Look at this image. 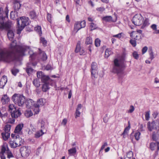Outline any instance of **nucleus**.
Returning a JSON list of instances; mask_svg holds the SVG:
<instances>
[{
  "label": "nucleus",
  "mask_w": 159,
  "mask_h": 159,
  "mask_svg": "<svg viewBox=\"0 0 159 159\" xmlns=\"http://www.w3.org/2000/svg\"><path fill=\"white\" fill-rule=\"evenodd\" d=\"M44 131H41V129L40 131H38L35 134V137L36 138H39L45 133Z\"/></svg>",
  "instance_id": "7c9ffc66"
},
{
  "label": "nucleus",
  "mask_w": 159,
  "mask_h": 159,
  "mask_svg": "<svg viewBox=\"0 0 159 159\" xmlns=\"http://www.w3.org/2000/svg\"><path fill=\"white\" fill-rule=\"evenodd\" d=\"M8 11L7 10V7L5 8V10L4 12L3 11V9L2 8H0V16H5L7 17H8Z\"/></svg>",
  "instance_id": "393cba45"
},
{
  "label": "nucleus",
  "mask_w": 159,
  "mask_h": 159,
  "mask_svg": "<svg viewBox=\"0 0 159 159\" xmlns=\"http://www.w3.org/2000/svg\"><path fill=\"white\" fill-rule=\"evenodd\" d=\"M33 83L36 87H39L40 85L39 80L38 79H34L33 81Z\"/></svg>",
  "instance_id": "c756f323"
},
{
  "label": "nucleus",
  "mask_w": 159,
  "mask_h": 159,
  "mask_svg": "<svg viewBox=\"0 0 159 159\" xmlns=\"http://www.w3.org/2000/svg\"><path fill=\"white\" fill-rule=\"evenodd\" d=\"M11 137L14 140L9 141V144L11 148H15L21 145L20 141L21 139L20 138L19 135L16 134H11Z\"/></svg>",
  "instance_id": "423d86ee"
},
{
  "label": "nucleus",
  "mask_w": 159,
  "mask_h": 159,
  "mask_svg": "<svg viewBox=\"0 0 159 159\" xmlns=\"http://www.w3.org/2000/svg\"><path fill=\"white\" fill-rule=\"evenodd\" d=\"M100 40L98 39H95V45L96 47L99 46L100 45Z\"/></svg>",
  "instance_id": "09e8293b"
},
{
  "label": "nucleus",
  "mask_w": 159,
  "mask_h": 159,
  "mask_svg": "<svg viewBox=\"0 0 159 159\" xmlns=\"http://www.w3.org/2000/svg\"><path fill=\"white\" fill-rule=\"evenodd\" d=\"M10 132H3L2 133V137L3 139L6 141L10 137Z\"/></svg>",
  "instance_id": "b1692460"
},
{
  "label": "nucleus",
  "mask_w": 159,
  "mask_h": 159,
  "mask_svg": "<svg viewBox=\"0 0 159 159\" xmlns=\"http://www.w3.org/2000/svg\"><path fill=\"white\" fill-rule=\"evenodd\" d=\"M42 81L44 83H50L49 82L52 81L48 76L45 75H44L41 79Z\"/></svg>",
  "instance_id": "6ab92c4d"
},
{
  "label": "nucleus",
  "mask_w": 159,
  "mask_h": 159,
  "mask_svg": "<svg viewBox=\"0 0 159 159\" xmlns=\"http://www.w3.org/2000/svg\"><path fill=\"white\" fill-rule=\"evenodd\" d=\"M11 129V125L9 124H7L5 127V130L4 132H10Z\"/></svg>",
  "instance_id": "c9c22d12"
},
{
  "label": "nucleus",
  "mask_w": 159,
  "mask_h": 159,
  "mask_svg": "<svg viewBox=\"0 0 159 159\" xmlns=\"http://www.w3.org/2000/svg\"><path fill=\"white\" fill-rule=\"evenodd\" d=\"M146 127L145 125L141 124L139 126V129L140 131H143L145 130V128Z\"/></svg>",
  "instance_id": "3c124183"
},
{
  "label": "nucleus",
  "mask_w": 159,
  "mask_h": 159,
  "mask_svg": "<svg viewBox=\"0 0 159 159\" xmlns=\"http://www.w3.org/2000/svg\"><path fill=\"white\" fill-rule=\"evenodd\" d=\"M6 152L8 158L10 159L14 157L13 155L9 150L7 145V144H4L2 146L1 151L0 152V157L1 159H6V157L4 155Z\"/></svg>",
  "instance_id": "7ed1b4c3"
},
{
  "label": "nucleus",
  "mask_w": 159,
  "mask_h": 159,
  "mask_svg": "<svg viewBox=\"0 0 159 159\" xmlns=\"http://www.w3.org/2000/svg\"><path fill=\"white\" fill-rule=\"evenodd\" d=\"M44 75L42 71L38 72L37 73V77L38 78H42V77Z\"/></svg>",
  "instance_id": "de8ad7c7"
},
{
  "label": "nucleus",
  "mask_w": 159,
  "mask_h": 159,
  "mask_svg": "<svg viewBox=\"0 0 159 159\" xmlns=\"http://www.w3.org/2000/svg\"><path fill=\"white\" fill-rule=\"evenodd\" d=\"M39 59L44 61L47 60V57L46 53L40 51V53L39 55Z\"/></svg>",
  "instance_id": "412c9836"
},
{
  "label": "nucleus",
  "mask_w": 159,
  "mask_h": 159,
  "mask_svg": "<svg viewBox=\"0 0 159 159\" xmlns=\"http://www.w3.org/2000/svg\"><path fill=\"white\" fill-rule=\"evenodd\" d=\"M23 127V124H20L18 125L14 130V134H20L21 132L22 128Z\"/></svg>",
  "instance_id": "f3484780"
},
{
  "label": "nucleus",
  "mask_w": 159,
  "mask_h": 159,
  "mask_svg": "<svg viewBox=\"0 0 159 159\" xmlns=\"http://www.w3.org/2000/svg\"><path fill=\"white\" fill-rule=\"evenodd\" d=\"M144 19L140 14H136L132 19V22L135 25H140L143 22Z\"/></svg>",
  "instance_id": "0eeeda50"
},
{
  "label": "nucleus",
  "mask_w": 159,
  "mask_h": 159,
  "mask_svg": "<svg viewBox=\"0 0 159 159\" xmlns=\"http://www.w3.org/2000/svg\"><path fill=\"white\" fill-rule=\"evenodd\" d=\"M133 154L131 151L127 153L126 157L125 158V159H131L133 157Z\"/></svg>",
  "instance_id": "72a5a7b5"
},
{
  "label": "nucleus",
  "mask_w": 159,
  "mask_h": 159,
  "mask_svg": "<svg viewBox=\"0 0 159 159\" xmlns=\"http://www.w3.org/2000/svg\"><path fill=\"white\" fill-rule=\"evenodd\" d=\"M34 29L39 34H42V31L40 26H37Z\"/></svg>",
  "instance_id": "4c0bfd02"
},
{
  "label": "nucleus",
  "mask_w": 159,
  "mask_h": 159,
  "mask_svg": "<svg viewBox=\"0 0 159 159\" xmlns=\"http://www.w3.org/2000/svg\"><path fill=\"white\" fill-rule=\"evenodd\" d=\"M112 54V52L110 48H107L106 49L105 52V57L106 58H108L109 56Z\"/></svg>",
  "instance_id": "c85d7f7f"
},
{
  "label": "nucleus",
  "mask_w": 159,
  "mask_h": 159,
  "mask_svg": "<svg viewBox=\"0 0 159 159\" xmlns=\"http://www.w3.org/2000/svg\"><path fill=\"white\" fill-rule=\"evenodd\" d=\"M75 118H77L78 117H79L80 115V112L79 110H76L75 112Z\"/></svg>",
  "instance_id": "e2e57ef3"
},
{
  "label": "nucleus",
  "mask_w": 159,
  "mask_h": 159,
  "mask_svg": "<svg viewBox=\"0 0 159 159\" xmlns=\"http://www.w3.org/2000/svg\"><path fill=\"white\" fill-rule=\"evenodd\" d=\"M27 107L31 108L33 107V106L35 107H40V106H43L44 105V102L43 99L41 98L38 100L36 103H34V102H32V100H30L28 102Z\"/></svg>",
  "instance_id": "1a4fd4ad"
},
{
  "label": "nucleus",
  "mask_w": 159,
  "mask_h": 159,
  "mask_svg": "<svg viewBox=\"0 0 159 159\" xmlns=\"http://www.w3.org/2000/svg\"><path fill=\"white\" fill-rule=\"evenodd\" d=\"M128 123H129L128 126L125 128L124 130V131L123 133H124V134H128L130 128V124H129V122Z\"/></svg>",
  "instance_id": "ea45409f"
},
{
  "label": "nucleus",
  "mask_w": 159,
  "mask_h": 159,
  "mask_svg": "<svg viewBox=\"0 0 159 159\" xmlns=\"http://www.w3.org/2000/svg\"><path fill=\"white\" fill-rule=\"evenodd\" d=\"M45 122L42 120L41 122V131H44L45 129V128L44 127L45 125Z\"/></svg>",
  "instance_id": "a19ab883"
},
{
  "label": "nucleus",
  "mask_w": 159,
  "mask_h": 159,
  "mask_svg": "<svg viewBox=\"0 0 159 159\" xmlns=\"http://www.w3.org/2000/svg\"><path fill=\"white\" fill-rule=\"evenodd\" d=\"M19 70L17 69H14L12 70L11 72L12 74L15 76L16 74L19 72Z\"/></svg>",
  "instance_id": "864d4df0"
},
{
  "label": "nucleus",
  "mask_w": 159,
  "mask_h": 159,
  "mask_svg": "<svg viewBox=\"0 0 159 159\" xmlns=\"http://www.w3.org/2000/svg\"><path fill=\"white\" fill-rule=\"evenodd\" d=\"M76 152V150L75 147L72 148L68 150V153L70 156L74 155Z\"/></svg>",
  "instance_id": "bb28decb"
},
{
  "label": "nucleus",
  "mask_w": 159,
  "mask_h": 159,
  "mask_svg": "<svg viewBox=\"0 0 159 159\" xmlns=\"http://www.w3.org/2000/svg\"><path fill=\"white\" fill-rule=\"evenodd\" d=\"M50 84V83H45L43 84L42 88L43 92H46L49 89V84Z\"/></svg>",
  "instance_id": "cd10ccee"
},
{
  "label": "nucleus",
  "mask_w": 159,
  "mask_h": 159,
  "mask_svg": "<svg viewBox=\"0 0 159 159\" xmlns=\"http://www.w3.org/2000/svg\"><path fill=\"white\" fill-rule=\"evenodd\" d=\"M93 41L92 38L90 37H88L86 39L85 43L86 44H91L92 43Z\"/></svg>",
  "instance_id": "2f4dec72"
},
{
  "label": "nucleus",
  "mask_w": 159,
  "mask_h": 159,
  "mask_svg": "<svg viewBox=\"0 0 159 159\" xmlns=\"http://www.w3.org/2000/svg\"><path fill=\"white\" fill-rule=\"evenodd\" d=\"M136 40L133 39H131L130 40V43L133 46L135 47L136 45Z\"/></svg>",
  "instance_id": "603ef678"
},
{
  "label": "nucleus",
  "mask_w": 159,
  "mask_h": 159,
  "mask_svg": "<svg viewBox=\"0 0 159 159\" xmlns=\"http://www.w3.org/2000/svg\"><path fill=\"white\" fill-rule=\"evenodd\" d=\"M147 125L148 129L149 131H151L153 129L157 130V127H156L154 121H152L151 123L150 122H148Z\"/></svg>",
  "instance_id": "dca6fc26"
},
{
  "label": "nucleus",
  "mask_w": 159,
  "mask_h": 159,
  "mask_svg": "<svg viewBox=\"0 0 159 159\" xmlns=\"http://www.w3.org/2000/svg\"><path fill=\"white\" fill-rule=\"evenodd\" d=\"M29 20L28 18L23 16L20 17V19L17 20V24L19 28L17 30L18 34L20 33L25 26L29 24Z\"/></svg>",
  "instance_id": "20e7f679"
},
{
  "label": "nucleus",
  "mask_w": 159,
  "mask_h": 159,
  "mask_svg": "<svg viewBox=\"0 0 159 159\" xmlns=\"http://www.w3.org/2000/svg\"><path fill=\"white\" fill-rule=\"evenodd\" d=\"M12 100L16 104L20 107L23 106L25 102L24 97L20 94H14L12 97Z\"/></svg>",
  "instance_id": "39448f33"
},
{
  "label": "nucleus",
  "mask_w": 159,
  "mask_h": 159,
  "mask_svg": "<svg viewBox=\"0 0 159 159\" xmlns=\"http://www.w3.org/2000/svg\"><path fill=\"white\" fill-rule=\"evenodd\" d=\"M20 151L22 156L24 157L28 156L30 152V150L29 147L25 146L22 147L20 148Z\"/></svg>",
  "instance_id": "f8f14e48"
},
{
  "label": "nucleus",
  "mask_w": 159,
  "mask_h": 159,
  "mask_svg": "<svg viewBox=\"0 0 159 159\" xmlns=\"http://www.w3.org/2000/svg\"><path fill=\"white\" fill-rule=\"evenodd\" d=\"M141 133L139 132H136L134 134V137L137 140H138L140 138Z\"/></svg>",
  "instance_id": "79ce46f5"
},
{
  "label": "nucleus",
  "mask_w": 159,
  "mask_h": 159,
  "mask_svg": "<svg viewBox=\"0 0 159 159\" xmlns=\"http://www.w3.org/2000/svg\"><path fill=\"white\" fill-rule=\"evenodd\" d=\"M97 64L95 62H93L91 64V75L92 77L96 78L98 77V71Z\"/></svg>",
  "instance_id": "9b49d317"
},
{
  "label": "nucleus",
  "mask_w": 159,
  "mask_h": 159,
  "mask_svg": "<svg viewBox=\"0 0 159 159\" xmlns=\"http://www.w3.org/2000/svg\"><path fill=\"white\" fill-rule=\"evenodd\" d=\"M148 49V48L146 46H145L144 47L142 50V52L143 54H144L145 53L146 51H147Z\"/></svg>",
  "instance_id": "338daca9"
},
{
  "label": "nucleus",
  "mask_w": 159,
  "mask_h": 159,
  "mask_svg": "<svg viewBox=\"0 0 159 159\" xmlns=\"http://www.w3.org/2000/svg\"><path fill=\"white\" fill-rule=\"evenodd\" d=\"M30 15L32 19L35 18L36 16V13L34 11H31L30 12Z\"/></svg>",
  "instance_id": "c03bdc74"
},
{
  "label": "nucleus",
  "mask_w": 159,
  "mask_h": 159,
  "mask_svg": "<svg viewBox=\"0 0 159 159\" xmlns=\"http://www.w3.org/2000/svg\"><path fill=\"white\" fill-rule=\"evenodd\" d=\"M29 53L30 54V60H31L30 63L32 64V66H35L37 63H33L32 62V61L33 60L35 59H36L38 57V55L35 53H33L32 51H29Z\"/></svg>",
  "instance_id": "ddd939ff"
},
{
  "label": "nucleus",
  "mask_w": 159,
  "mask_h": 159,
  "mask_svg": "<svg viewBox=\"0 0 159 159\" xmlns=\"http://www.w3.org/2000/svg\"><path fill=\"white\" fill-rule=\"evenodd\" d=\"M151 28L153 30L155 31H157V25L155 24H153L151 26Z\"/></svg>",
  "instance_id": "5fc2aeb1"
},
{
  "label": "nucleus",
  "mask_w": 159,
  "mask_h": 159,
  "mask_svg": "<svg viewBox=\"0 0 159 159\" xmlns=\"http://www.w3.org/2000/svg\"><path fill=\"white\" fill-rule=\"evenodd\" d=\"M40 42L41 43L43 44L44 46H46L47 42L44 38H41L40 39Z\"/></svg>",
  "instance_id": "37998d69"
},
{
  "label": "nucleus",
  "mask_w": 159,
  "mask_h": 159,
  "mask_svg": "<svg viewBox=\"0 0 159 159\" xmlns=\"http://www.w3.org/2000/svg\"><path fill=\"white\" fill-rule=\"evenodd\" d=\"M6 17V16H0V24H5L4 21Z\"/></svg>",
  "instance_id": "58836bf2"
},
{
  "label": "nucleus",
  "mask_w": 159,
  "mask_h": 159,
  "mask_svg": "<svg viewBox=\"0 0 159 159\" xmlns=\"http://www.w3.org/2000/svg\"><path fill=\"white\" fill-rule=\"evenodd\" d=\"M9 100V98L7 94H4L2 96L1 99V102L3 104L7 103Z\"/></svg>",
  "instance_id": "a211bd4d"
},
{
  "label": "nucleus",
  "mask_w": 159,
  "mask_h": 159,
  "mask_svg": "<svg viewBox=\"0 0 159 159\" xmlns=\"http://www.w3.org/2000/svg\"><path fill=\"white\" fill-rule=\"evenodd\" d=\"M7 35L9 39L12 40L14 36V34L13 32L11 30H9L7 34Z\"/></svg>",
  "instance_id": "5701e85b"
},
{
  "label": "nucleus",
  "mask_w": 159,
  "mask_h": 159,
  "mask_svg": "<svg viewBox=\"0 0 159 159\" xmlns=\"http://www.w3.org/2000/svg\"><path fill=\"white\" fill-rule=\"evenodd\" d=\"M26 46H20L16 44L14 40L10 44L8 49L4 48L0 50V61L9 62L13 61L17 57L19 58L25 55V53L29 51Z\"/></svg>",
  "instance_id": "f257e3e1"
},
{
  "label": "nucleus",
  "mask_w": 159,
  "mask_h": 159,
  "mask_svg": "<svg viewBox=\"0 0 159 159\" xmlns=\"http://www.w3.org/2000/svg\"><path fill=\"white\" fill-rule=\"evenodd\" d=\"M145 117L146 120H148L150 118V111H147L145 112Z\"/></svg>",
  "instance_id": "8fccbe9b"
},
{
  "label": "nucleus",
  "mask_w": 159,
  "mask_h": 159,
  "mask_svg": "<svg viewBox=\"0 0 159 159\" xmlns=\"http://www.w3.org/2000/svg\"><path fill=\"white\" fill-rule=\"evenodd\" d=\"M26 71L28 74H30L33 72V69L31 68L28 67L26 70Z\"/></svg>",
  "instance_id": "13d9d810"
},
{
  "label": "nucleus",
  "mask_w": 159,
  "mask_h": 159,
  "mask_svg": "<svg viewBox=\"0 0 159 159\" xmlns=\"http://www.w3.org/2000/svg\"><path fill=\"white\" fill-rule=\"evenodd\" d=\"M133 57L136 59H137L139 58V55L136 52H134L133 53Z\"/></svg>",
  "instance_id": "6e6d98bb"
},
{
  "label": "nucleus",
  "mask_w": 159,
  "mask_h": 159,
  "mask_svg": "<svg viewBox=\"0 0 159 159\" xmlns=\"http://www.w3.org/2000/svg\"><path fill=\"white\" fill-rule=\"evenodd\" d=\"M155 124L156 125V127H157V129H159V119H157L156 121H154Z\"/></svg>",
  "instance_id": "4d7b16f0"
},
{
  "label": "nucleus",
  "mask_w": 159,
  "mask_h": 159,
  "mask_svg": "<svg viewBox=\"0 0 159 159\" xmlns=\"http://www.w3.org/2000/svg\"><path fill=\"white\" fill-rule=\"evenodd\" d=\"M97 27V26L96 24L93 22H91L90 23V28L91 31H92L96 29Z\"/></svg>",
  "instance_id": "473e14b6"
},
{
  "label": "nucleus",
  "mask_w": 159,
  "mask_h": 159,
  "mask_svg": "<svg viewBox=\"0 0 159 159\" xmlns=\"http://www.w3.org/2000/svg\"><path fill=\"white\" fill-rule=\"evenodd\" d=\"M11 116L12 118H16L19 117L21 113L19 109H15L12 112H10Z\"/></svg>",
  "instance_id": "2eb2a0df"
},
{
  "label": "nucleus",
  "mask_w": 159,
  "mask_h": 159,
  "mask_svg": "<svg viewBox=\"0 0 159 159\" xmlns=\"http://www.w3.org/2000/svg\"><path fill=\"white\" fill-rule=\"evenodd\" d=\"M126 55V53L123 52L121 57L122 60L118 58H116L114 60L111 70L112 72L117 74L122 72L124 67L122 60H124Z\"/></svg>",
  "instance_id": "f03ea898"
},
{
  "label": "nucleus",
  "mask_w": 159,
  "mask_h": 159,
  "mask_svg": "<svg viewBox=\"0 0 159 159\" xmlns=\"http://www.w3.org/2000/svg\"><path fill=\"white\" fill-rule=\"evenodd\" d=\"M9 111L12 112L14 110H15L16 108L14 107V105L12 104H10L9 105Z\"/></svg>",
  "instance_id": "e433bc0d"
},
{
  "label": "nucleus",
  "mask_w": 159,
  "mask_h": 159,
  "mask_svg": "<svg viewBox=\"0 0 159 159\" xmlns=\"http://www.w3.org/2000/svg\"><path fill=\"white\" fill-rule=\"evenodd\" d=\"M86 26V21L83 20L81 22H76L75 24L74 30L77 33L81 28H84Z\"/></svg>",
  "instance_id": "9d476101"
},
{
  "label": "nucleus",
  "mask_w": 159,
  "mask_h": 159,
  "mask_svg": "<svg viewBox=\"0 0 159 159\" xmlns=\"http://www.w3.org/2000/svg\"><path fill=\"white\" fill-rule=\"evenodd\" d=\"M142 30H137L136 31H132L130 33V36L132 39L136 40H139L141 39Z\"/></svg>",
  "instance_id": "6e6552de"
},
{
  "label": "nucleus",
  "mask_w": 159,
  "mask_h": 159,
  "mask_svg": "<svg viewBox=\"0 0 159 159\" xmlns=\"http://www.w3.org/2000/svg\"><path fill=\"white\" fill-rule=\"evenodd\" d=\"M47 20L50 23H51L52 21V20H51V14H50L48 13L47 14Z\"/></svg>",
  "instance_id": "bf43d9fd"
},
{
  "label": "nucleus",
  "mask_w": 159,
  "mask_h": 159,
  "mask_svg": "<svg viewBox=\"0 0 159 159\" xmlns=\"http://www.w3.org/2000/svg\"><path fill=\"white\" fill-rule=\"evenodd\" d=\"M33 113L31 112V111L30 110H29L26 111L25 113V116L27 117L32 116L33 115Z\"/></svg>",
  "instance_id": "f704fd0d"
},
{
  "label": "nucleus",
  "mask_w": 159,
  "mask_h": 159,
  "mask_svg": "<svg viewBox=\"0 0 159 159\" xmlns=\"http://www.w3.org/2000/svg\"><path fill=\"white\" fill-rule=\"evenodd\" d=\"M75 52L76 53L79 52L80 54V55H84L85 54L84 50L82 49L81 48L80 41H79L77 43L75 50Z\"/></svg>",
  "instance_id": "4468645a"
},
{
  "label": "nucleus",
  "mask_w": 159,
  "mask_h": 159,
  "mask_svg": "<svg viewBox=\"0 0 159 159\" xmlns=\"http://www.w3.org/2000/svg\"><path fill=\"white\" fill-rule=\"evenodd\" d=\"M142 24L143 25L141 27L142 29H144L145 27L148 26L149 25V19L145 18L144 19Z\"/></svg>",
  "instance_id": "a878e982"
},
{
  "label": "nucleus",
  "mask_w": 159,
  "mask_h": 159,
  "mask_svg": "<svg viewBox=\"0 0 159 159\" xmlns=\"http://www.w3.org/2000/svg\"><path fill=\"white\" fill-rule=\"evenodd\" d=\"M122 34V33H119L117 34L114 35L113 36V37H116V38H117L118 39H120L121 37V34Z\"/></svg>",
  "instance_id": "774afa93"
},
{
  "label": "nucleus",
  "mask_w": 159,
  "mask_h": 159,
  "mask_svg": "<svg viewBox=\"0 0 159 159\" xmlns=\"http://www.w3.org/2000/svg\"><path fill=\"white\" fill-rule=\"evenodd\" d=\"M149 52L150 58L151 59V60H152L154 58V56L152 49H150V51H149Z\"/></svg>",
  "instance_id": "49530a36"
},
{
  "label": "nucleus",
  "mask_w": 159,
  "mask_h": 159,
  "mask_svg": "<svg viewBox=\"0 0 159 159\" xmlns=\"http://www.w3.org/2000/svg\"><path fill=\"white\" fill-rule=\"evenodd\" d=\"M156 146V143H152L150 144V148L152 151H153L154 150Z\"/></svg>",
  "instance_id": "a18cd8bd"
},
{
  "label": "nucleus",
  "mask_w": 159,
  "mask_h": 159,
  "mask_svg": "<svg viewBox=\"0 0 159 159\" xmlns=\"http://www.w3.org/2000/svg\"><path fill=\"white\" fill-rule=\"evenodd\" d=\"M134 108L133 106H131L129 109L128 110V112L129 113H132L134 110Z\"/></svg>",
  "instance_id": "69168bd1"
},
{
  "label": "nucleus",
  "mask_w": 159,
  "mask_h": 159,
  "mask_svg": "<svg viewBox=\"0 0 159 159\" xmlns=\"http://www.w3.org/2000/svg\"><path fill=\"white\" fill-rule=\"evenodd\" d=\"M102 20L106 22H115V21L113 20L112 17L111 16H106L103 17Z\"/></svg>",
  "instance_id": "aec40b11"
},
{
  "label": "nucleus",
  "mask_w": 159,
  "mask_h": 159,
  "mask_svg": "<svg viewBox=\"0 0 159 159\" xmlns=\"http://www.w3.org/2000/svg\"><path fill=\"white\" fill-rule=\"evenodd\" d=\"M21 4L16 0H15L14 2V7L16 11H18L20 8Z\"/></svg>",
  "instance_id": "4be33fe9"
},
{
  "label": "nucleus",
  "mask_w": 159,
  "mask_h": 159,
  "mask_svg": "<svg viewBox=\"0 0 159 159\" xmlns=\"http://www.w3.org/2000/svg\"><path fill=\"white\" fill-rule=\"evenodd\" d=\"M34 112L35 114H38L39 111V107H35L34 106Z\"/></svg>",
  "instance_id": "680f3d73"
},
{
  "label": "nucleus",
  "mask_w": 159,
  "mask_h": 159,
  "mask_svg": "<svg viewBox=\"0 0 159 159\" xmlns=\"http://www.w3.org/2000/svg\"><path fill=\"white\" fill-rule=\"evenodd\" d=\"M105 8L103 7H101L98 8H97L96 9L97 11H100L102 12L105 10Z\"/></svg>",
  "instance_id": "0e129e2a"
},
{
  "label": "nucleus",
  "mask_w": 159,
  "mask_h": 159,
  "mask_svg": "<svg viewBox=\"0 0 159 159\" xmlns=\"http://www.w3.org/2000/svg\"><path fill=\"white\" fill-rule=\"evenodd\" d=\"M4 25L5 26V28L9 29L11 26V24L9 22L6 23Z\"/></svg>",
  "instance_id": "052dcab7"
}]
</instances>
